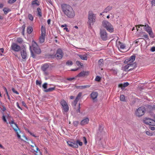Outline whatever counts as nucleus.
Returning <instances> with one entry per match:
<instances>
[{
  "label": "nucleus",
  "mask_w": 155,
  "mask_h": 155,
  "mask_svg": "<svg viewBox=\"0 0 155 155\" xmlns=\"http://www.w3.org/2000/svg\"><path fill=\"white\" fill-rule=\"evenodd\" d=\"M61 7L62 11L68 17L73 18L74 17V11L71 6L66 4H62L61 5Z\"/></svg>",
  "instance_id": "1"
},
{
  "label": "nucleus",
  "mask_w": 155,
  "mask_h": 155,
  "mask_svg": "<svg viewBox=\"0 0 155 155\" xmlns=\"http://www.w3.org/2000/svg\"><path fill=\"white\" fill-rule=\"evenodd\" d=\"M31 56L33 58L35 57L33 52L37 54H39L41 53V50L39 48L36 43L34 41L32 42V46L30 47Z\"/></svg>",
  "instance_id": "2"
},
{
  "label": "nucleus",
  "mask_w": 155,
  "mask_h": 155,
  "mask_svg": "<svg viewBox=\"0 0 155 155\" xmlns=\"http://www.w3.org/2000/svg\"><path fill=\"white\" fill-rule=\"evenodd\" d=\"M88 19L87 24L89 25V27L91 28V26L93 25L95 21L96 15L94 14L92 11H89Z\"/></svg>",
  "instance_id": "3"
},
{
  "label": "nucleus",
  "mask_w": 155,
  "mask_h": 155,
  "mask_svg": "<svg viewBox=\"0 0 155 155\" xmlns=\"http://www.w3.org/2000/svg\"><path fill=\"white\" fill-rule=\"evenodd\" d=\"M145 30L149 34L150 37L153 38L154 36L153 33L152 31L151 28L147 24L145 25H140L136 26V27L137 31L139 29V28L140 26H144Z\"/></svg>",
  "instance_id": "4"
},
{
  "label": "nucleus",
  "mask_w": 155,
  "mask_h": 155,
  "mask_svg": "<svg viewBox=\"0 0 155 155\" xmlns=\"http://www.w3.org/2000/svg\"><path fill=\"white\" fill-rule=\"evenodd\" d=\"M102 25L108 31L111 33L114 31V28L113 25L108 21H103Z\"/></svg>",
  "instance_id": "5"
},
{
  "label": "nucleus",
  "mask_w": 155,
  "mask_h": 155,
  "mask_svg": "<svg viewBox=\"0 0 155 155\" xmlns=\"http://www.w3.org/2000/svg\"><path fill=\"white\" fill-rule=\"evenodd\" d=\"M60 104L62 106L63 112H67L69 110V107L67 102L64 99L61 100Z\"/></svg>",
  "instance_id": "6"
},
{
  "label": "nucleus",
  "mask_w": 155,
  "mask_h": 155,
  "mask_svg": "<svg viewBox=\"0 0 155 155\" xmlns=\"http://www.w3.org/2000/svg\"><path fill=\"white\" fill-rule=\"evenodd\" d=\"M146 111L144 107H139L135 111V114L136 116L140 117L143 115Z\"/></svg>",
  "instance_id": "7"
},
{
  "label": "nucleus",
  "mask_w": 155,
  "mask_h": 155,
  "mask_svg": "<svg viewBox=\"0 0 155 155\" xmlns=\"http://www.w3.org/2000/svg\"><path fill=\"white\" fill-rule=\"evenodd\" d=\"M104 134L103 128L101 126H99V130L97 132L96 139L97 140H101L102 138V136Z\"/></svg>",
  "instance_id": "8"
},
{
  "label": "nucleus",
  "mask_w": 155,
  "mask_h": 155,
  "mask_svg": "<svg viewBox=\"0 0 155 155\" xmlns=\"http://www.w3.org/2000/svg\"><path fill=\"white\" fill-rule=\"evenodd\" d=\"M144 123L150 125L155 126V121L149 118H145L143 120Z\"/></svg>",
  "instance_id": "9"
},
{
  "label": "nucleus",
  "mask_w": 155,
  "mask_h": 155,
  "mask_svg": "<svg viewBox=\"0 0 155 155\" xmlns=\"http://www.w3.org/2000/svg\"><path fill=\"white\" fill-rule=\"evenodd\" d=\"M100 34L101 37L103 40L106 41L107 39V34L105 30H101Z\"/></svg>",
  "instance_id": "10"
},
{
  "label": "nucleus",
  "mask_w": 155,
  "mask_h": 155,
  "mask_svg": "<svg viewBox=\"0 0 155 155\" xmlns=\"http://www.w3.org/2000/svg\"><path fill=\"white\" fill-rule=\"evenodd\" d=\"M63 53L61 49H58L57 51L56 54L55 55V58L58 59H60L63 57Z\"/></svg>",
  "instance_id": "11"
},
{
  "label": "nucleus",
  "mask_w": 155,
  "mask_h": 155,
  "mask_svg": "<svg viewBox=\"0 0 155 155\" xmlns=\"http://www.w3.org/2000/svg\"><path fill=\"white\" fill-rule=\"evenodd\" d=\"M11 48L12 50L18 52L21 50V47L17 44L15 43H12Z\"/></svg>",
  "instance_id": "12"
},
{
  "label": "nucleus",
  "mask_w": 155,
  "mask_h": 155,
  "mask_svg": "<svg viewBox=\"0 0 155 155\" xmlns=\"http://www.w3.org/2000/svg\"><path fill=\"white\" fill-rule=\"evenodd\" d=\"M11 126L13 127V129L16 132V133L17 135V136L18 138L19 139L20 138L21 136L18 133V131L20 132V130H19V129L18 128V127L17 126V124L15 123L13 124H11Z\"/></svg>",
  "instance_id": "13"
},
{
  "label": "nucleus",
  "mask_w": 155,
  "mask_h": 155,
  "mask_svg": "<svg viewBox=\"0 0 155 155\" xmlns=\"http://www.w3.org/2000/svg\"><path fill=\"white\" fill-rule=\"evenodd\" d=\"M134 64H129L125 65L124 68V70L125 71H128L131 70L134 68Z\"/></svg>",
  "instance_id": "14"
},
{
  "label": "nucleus",
  "mask_w": 155,
  "mask_h": 155,
  "mask_svg": "<svg viewBox=\"0 0 155 155\" xmlns=\"http://www.w3.org/2000/svg\"><path fill=\"white\" fill-rule=\"evenodd\" d=\"M67 143L69 146L72 148H77L78 147V145L77 144L76 141H68L67 142Z\"/></svg>",
  "instance_id": "15"
},
{
  "label": "nucleus",
  "mask_w": 155,
  "mask_h": 155,
  "mask_svg": "<svg viewBox=\"0 0 155 155\" xmlns=\"http://www.w3.org/2000/svg\"><path fill=\"white\" fill-rule=\"evenodd\" d=\"M135 55H132L129 58L126 59L124 61V63L129 64H133L132 63L135 60Z\"/></svg>",
  "instance_id": "16"
},
{
  "label": "nucleus",
  "mask_w": 155,
  "mask_h": 155,
  "mask_svg": "<svg viewBox=\"0 0 155 155\" xmlns=\"http://www.w3.org/2000/svg\"><path fill=\"white\" fill-rule=\"evenodd\" d=\"M89 74V72L88 71H83L79 73L77 75V77H84L88 75Z\"/></svg>",
  "instance_id": "17"
},
{
  "label": "nucleus",
  "mask_w": 155,
  "mask_h": 155,
  "mask_svg": "<svg viewBox=\"0 0 155 155\" xmlns=\"http://www.w3.org/2000/svg\"><path fill=\"white\" fill-rule=\"evenodd\" d=\"M31 146L32 147V150L34 151L36 153H38V151H39V148L36 147L35 144L33 143V144L31 145Z\"/></svg>",
  "instance_id": "18"
},
{
  "label": "nucleus",
  "mask_w": 155,
  "mask_h": 155,
  "mask_svg": "<svg viewBox=\"0 0 155 155\" xmlns=\"http://www.w3.org/2000/svg\"><path fill=\"white\" fill-rule=\"evenodd\" d=\"M89 119L88 118H85L81 121L80 124L81 125H84L87 124L89 121Z\"/></svg>",
  "instance_id": "19"
},
{
  "label": "nucleus",
  "mask_w": 155,
  "mask_h": 155,
  "mask_svg": "<svg viewBox=\"0 0 155 155\" xmlns=\"http://www.w3.org/2000/svg\"><path fill=\"white\" fill-rule=\"evenodd\" d=\"M129 84L128 82L124 83L123 84H120L118 85V87L121 88L122 89H124V88L129 85Z\"/></svg>",
  "instance_id": "20"
},
{
  "label": "nucleus",
  "mask_w": 155,
  "mask_h": 155,
  "mask_svg": "<svg viewBox=\"0 0 155 155\" xmlns=\"http://www.w3.org/2000/svg\"><path fill=\"white\" fill-rule=\"evenodd\" d=\"M117 45L119 48H120L122 49H124L125 47L124 45L121 43L120 41H119L117 43Z\"/></svg>",
  "instance_id": "21"
},
{
  "label": "nucleus",
  "mask_w": 155,
  "mask_h": 155,
  "mask_svg": "<svg viewBox=\"0 0 155 155\" xmlns=\"http://www.w3.org/2000/svg\"><path fill=\"white\" fill-rule=\"evenodd\" d=\"M39 5V2L38 0L33 1H32L31 3V5L33 7L38 6Z\"/></svg>",
  "instance_id": "22"
},
{
  "label": "nucleus",
  "mask_w": 155,
  "mask_h": 155,
  "mask_svg": "<svg viewBox=\"0 0 155 155\" xmlns=\"http://www.w3.org/2000/svg\"><path fill=\"white\" fill-rule=\"evenodd\" d=\"M98 96V93L97 92H93L91 94V98L93 99L94 100Z\"/></svg>",
  "instance_id": "23"
},
{
  "label": "nucleus",
  "mask_w": 155,
  "mask_h": 155,
  "mask_svg": "<svg viewBox=\"0 0 155 155\" xmlns=\"http://www.w3.org/2000/svg\"><path fill=\"white\" fill-rule=\"evenodd\" d=\"M45 36V34H41L39 37V42L41 43H43L44 42Z\"/></svg>",
  "instance_id": "24"
},
{
  "label": "nucleus",
  "mask_w": 155,
  "mask_h": 155,
  "mask_svg": "<svg viewBox=\"0 0 155 155\" xmlns=\"http://www.w3.org/2000/svg\"><path fill=\"white\" fill-rule=\"evenodd\" d=\"M91 86L90 85H85L84 86H75V87L77 89H83L89 87Z\"/></svg>",
  "instance_id": "25"
},
{
  "label": "nucleus",
  "mask_w": 155,
  "mask_h": 155,
  "mask_svg": "<svg viewBox=\"0 0 155 155\" xmlns=\"http://www.w3.org/2000/svg\"><path fill=\"white\" fill-rule=\"evenodd\" d=\"M21 53L22 58L24 59H25L27 56L26 51L23 50L21 51Z\"/></svg>",
  "instance_id": "26"
},
{
  "label": "nucleus",
  "mask_w": 155,
  "mask_h": 155,
  "mask_svg": "<svg viewBox=\"0 0 155 155\" xmlns=\"http://www.w3.org/2000/svg\"><path fill=\"white\" fill-rule=\"evenodd\" d=\"M37 16L39 17H41L42 16V13L41 9L38 7L37 8Z\"/></svg>",
  "instance_id": "27"
},
{
  "label": "nucleus",
  "mask_w": 155,
  "mask_h": 155,
  "mask_svg": "<svg viewBox=\"0 0 155 155\" xmlns=\"http://www.w3.org/2000/svg\"><path fill=\"white\" fill-rule=\"evenodd\" d=\"M49 65L48 64H45L42 67L41 69L43 71H45L47 70L49 68Z\"/></svg>",
  "instance_id": "28"
},
{
  "label": "nucleus",
  "mask_w": 155,
  "mask_h": 155,
  "mask_svg": "<svg viewBox=\"0 0 155 155\" xmlns=\"http://www.w3.org/2000/svg\"><path fill=\"white\" fill-rule=\"evenodd\" d=\"M112 7L111 6H107L105 9H104L103 13H107L109 12L110 10L112 9Z\"/></svg>",
  "instance_id": "29"
},
{
  "label": "nucleus",
  "mask_w": 155,
  "mask_h": 155,
  "mask_svg": "<svg viewBox=\"0 0 155 155\" xmlns=\"http://www.w3.org/2000/svg\"><path fill=\"white\" fill-rule=\"evenodd\" d=\"M55 87H50L48 89L45 90L44 92H48L52 91L55 90Z\"/></svg>",
  "instance_id": "30"
},
{
  "label": "nucleus",
  "mask_w": 155,
  "mask_h": 155,
  "mask_svg": "<svg viewBox=\"0 0 155 155\" xmlns=\"http://www.w3.org/2000/svg\"><path fill=\"white\" fill-rule=\"evenodd\" d=\"M79 57L81 59L84 60H87V57L84 55H79Z\"/></svg>",
  "instance_id": "31"
},
{
  "label": "nucleus",
  "mask_w": 155,
  "mask_h": 155,
  "mask_svg": "<svg viewBox=\"0 0 155 155\" xmlns=\"http://www.w3.org/2000/svg\"><path fill=\"white\" fill-rule=\"evenodd\" d=\"M33 31L32 27H29L27 28V32L28 34H30Z\"/></svg>",
  "instance_id": "32"
},
{
  "label": "nucleus",
  "mask_w": 155,
  "mask_h": 155,
  "mask_svg": "<svg viewBox=\"0 0 155 155\" xmlns=\"http://www.w3.org/2000/svg\"><path fill=\"white\" fill-rule=\"evenodd\" d=\"M41 34H46L45 28V27H43V26H41Z\"/></svg>",
  "instance_id": "33"
},
{
  "label": "nucleus",
  "mask_w": 155,
  "mask_h": 155,
  "mask_svg": "<svg viewBox=\"0 0 155 155\" xmlns=\"http://www.w3.org/2000/svg\"><path fill=\"white\" fill-rule=\"evenodd\" d=\"M120 100L121 101H126L125 100V97L124 95H121L120 96Z\"/></svg>",
  "instance_id": "34"
},
{
  "label": "nucleus",
  "mask_w": 155,
  "mask_h": 155,
  "mask_svg": "<svg viewBox=\"0 0 155 155\" xmlns=\"http://www.w3.org/2000/svg\"><path fill=\"white\" fill-rule=\"evenodd\" d=\"M28 18L31 21L33 20L34 17L31 14H29L28 15Z\"/></svg>",
  "instance_id": "35"
},
{
  "label": "nucleus",
  "mask_w": 155,
  "mask_h": 155,
  "mask_svg": "<svg viewBox=\"0 0 155 155\" xmlns=\"http://www.w3.org/2000/svg\"><path fill=\"white\" fill-rule=\"evenodd\" d=\"M104 60L103 59H100L98 61V64L99 66H101L102 64H103Z\"/></svg>",
  "instance_id": "36"
},
{
  "label": "nucleus",
  "mask_w": 155,
  "mask_h": 155,
  "mask_svg": "<svg viewBox=\"0 0 155 155\" xmlns=\"http://www.w3.org/2000/svg\"><path fill=\"white\" fill-rule=\"evenodd\" d=\"M153 132H150V131H146V134L150 136H153Z\"/></svg>",
  "instance_id": "37"
},
{
  "label": "nucleus",
  "mask_w": 155,
  "mask_h": 155,
  "mask_svg": "<svg viewBox=\"0 0 155 155\" xmlns=\"http://www.w3.org/2000/svg\"><path fill=\"white\" fill-rule=\"evenodd\" d=\"M81 96H82V93L81 92L79 93L77 95L76 99V100L78 99V100H79L81 98Z\"/></svg>",
  "instance_id": "38"
},
{
  "label": "nucleus",
  "mask_w": 155,
  "mask_h": 155,
  "mask_svg": "<svg viewBox=\"0 0 155 155\" xmlns=\"http://www.w3.org/2000/svg\"><path fill=\"white\" fill-rule=\"evenodd\" d=\"M3 11L4 12V13L5 14H6L10 11V10L9 9H8L6 8H5L3 9Z\"/></svg>",
  "instance_id": "39"
},
{
  "label": "nucleus",
  "mask_w": 155,
  "mask_h": 155,
  "mask_svg": "<svg viewBox=\"0 0 155 155\" xmlns=\"http://www.w3.org/2000/svg\"><path fill=\"white\" fill-rule=\"evenodd\" d=\"M79 124V122L78 121H75L73 122L74 125L75 127H77Z\"/></svg>",
  "instance_id": "40"
},
{
  "label": "nucleus",
  "mask_w": 155,
  "mask_h": 155,
  "mask_svg": "<svg viewBox=\"0 0 155 155\" xmlns=\"http://www.w3.org/2000/svg\"><path fill=\"white\" fill-rule=\"evenodd\" d=\"M101 80V78L98 76H97L95 78V81H97L99 82Z\"/></svg>",
  "instance_id": "41"
},
{
  "label": "nucleus",
  "mask_w": 155,
  "mask_h": 155,
  "mask_svg": "<svg viewBox=\"0 0 155 155\" xmlns=\"http://www.w3.org/2000/svg\"><path fill=\"white\" fill-rule=\"evenodd\" d=\"M76 64L78 66H83V64L79 61H76Z\"/></svg>",
  "instance_id": "42"
},
{
  "label": "nucleus",
  "mask_w": 155,
  "mask_h": 155,
  "mask_svg": "<svg viewBox=\"0 0 155 155\" xmlns=\"http://www.w3.org/2000/svg\"><path fill=\"white\" fill-rule=\"evenodd\" d=\"M76 143H77V144H79V145L80 146H82L83 144L82 142H81L79 140H77L76 141Z\"/></svg>",
  "instance_id": "43"
},
{
  "label": "nucleus",
  "mask_w": 155,
  "mask_h": 155,
  "mask_svg": "<svg viewBox=\"0 0 155 155\" xmlns=\"http://www.w3.org/2000/svg\"><path fill=\"white\" fill-rule=\"evenodd\" d=\"M78 100H79L78 99L76 100V99H75V100L74 101L73 103V105H74L75 107V108L76 105L77 104V102Z\"/></svg>",
  "instance_id": "44"
},
{
  "label": "nucleus",
  "mask_w": 155,
  "mask_h": 155,
  "mask_svg": "<svg viewBox=\"0 0 155 155\" xmlns=\"http://www.w3.org/2000/svg\"><path fill=\"white\" fill-rule=\"evenodd\" d=\"M83 140L84 142V144L86 145L87 143V141L86 137H83Z\"/></svg>",
  "instance_id": "45"
},
{
  "label": "nucleus",
  "mask_w": 155,
  "mask_h": 155,
  "mask_svg": "<svg viewBox=\"0 0 155 155\" xmlns=\"http://www.w3.org/2000/svg\"><path fill=\"white\" fill-rule=\"evenodd\" d=\"M48 84L46 83H44L42 85V87L44 89H46L47 87Z\"/></svg>",
  "instance_id": "46"
},
{
  "label": "nucleus",
  "mask_w": 155,
  "mask_h": 155,
  "mask_svg": "<svg viewBox=\"0 0 155 155\" xmlns=\"http://www.w3.org/2000/svg\"><path fill=\"white\" fill-rule=\"evenodd\" d=\"M17 41L19 43H21L23 41V40L21 38H18L17 39Z\"/></svg>",
  "instance_id": "47"
},
{
  "label": "nucleus",
  "mask_w": 155,
  "mask_h": 155,
  "mask_svg": "<svg viewBox=\"0 0 155 155\" xmlns=\"http://www.w3.org/2000/svg\"><path fill=\"white\" fill-rule=\"evenodd\" d=\"M12 91L14 93H15L17 94H19L18 92L16 90H15L14 88H12Z\"/></svg>",
  "instance_id": "48"
},
{
  "label": "nucleus",
  "mask_w": 155,
  "mask_h": 155,
  "mask_svg": "<svg viewBox=\"0 0 155 155\" xmlns=\"http://www.w3.org/2000/svg\"><path fill=\"white\" fill-rule=\"evenodd\" d=\"M72 62L71 61H68L66 62V64L68 65H72Z\"/></svg>",
  "instance_id": "49"
},
{
  "label": "nucleus",
  "mask_w": 155,
  "mask_h": 155,
  "mask_svg": "<svg viewBox=\"0 0 155 155\" xmlns=\"http://www.w3.org/2000/svg\"><path fill=\"white\" fill-rule=\"evenodd\" d=\"M16 0H9L8 1V3L9 4H12L15 2Z\"/></svg>",
  "instance_id": "50"
},
{
  "label": "nucleus",
  "mask_w": 155,
  "mask_h": 155,
  "mask_svg": "<svg viewBox=\"0 0 155 155\" xmlns=\"http://www.w3.org/2000/svg\"><path fill=\"white\" fill-rule=\"evenodd\" d=\"M36 84L37 85H39V86H41V82L40 81H39L38 80H36Z\"/></svg>",
  "instance_id": "51"
},
{
  "label": "nucleus",
  "mask_w": 155,
  "mask_h": 155,
  "mask_svg": "<svg viewBox=\"0 0 155 155\" xmlns=\"http://www.w3.org/2000/svg\"><path fill=\"white\" fill-rule=\"evenodd\" d=\"M80 103H79L78 107V109L76 110V111L77 113H80Z\"/></svg>",
  "instance_id": "52"
},
{
  "label": "nucleus",
  "mask_w": 155,
  "mask_h": 155,
  "mask_svg": "<svg viewBox=\"0 0 155 155\" xmlns=\"http://www.w3.org/2000/svg\"><path fill=\"white\" fill-rule=\"evenodd\" d=\"M140 39V38L137 39L135 41H134V43L135 44H137L139 42V39Z\"/></svg>",
  "instance_id": "53"
},
{
  "label": "nucleus",
  "mask_w": 155,
  "mask_h": 155,
  "mask_svg": "<svg viewBox=\"0 0 155 155\" xmlns=\"http://www.w3.org/2000/svg\"><path fill=\"white\" fill-rule=\"evenodd\" d=\"M152 5L155 6V0H152L151 1Z\"/></svg>",
  "instance_id": "54"
},
{
  "label": "nucleus",
  "mask_w": 155,
  "mask_h": 155,
  "mask_svg": "<svg viewBox=\"0 0 155 155\" xmlns=\"http://www.w3.org/2000/svg\"><path fill=\"white\" fill-rule=\"evenodd\" d=\"M113 73L114 74H117V71L115 70H112Z\"/></svg>",
  "instance_id": "55"
},
{
  "label": "nucleus",
  "mask_w": 155,
  "mask_h": 155,
  "mask_svg": "<svg viewBox=\"0 0 155 155\" xmlns=\"http://www.w3.org/2000/svg\"><path fill=\"white\" fill-rule=\"evenodd\" d=\"M16 104H17V107H18V108L20 109L21 110H22V108L19 106V104L18 102H17Z\"/></svg>",
  "instance_id": "56"
},
{
  "label": "nucleus",
  "mask_w": 155,
  "mask_h": 155,
  "mask_svg": "<svg viewBox=\"0 0 155 155\" xmlns=\"http://www.w3.org/2000/svg\"><path fill=\"white\" fill-rule=\"evenodd\" d=\"M44 72V74L45 75H48V72L47 71V70L46 71H43Z\"/></svg>",
  "instance_id": "57"
},
{
  "label": "nucleus",
  "mask_w": 155,
  "mask_h": 155,
  "mask_svg": "<svg viewBox=\"0 0 155 155\" xmlns=\"http://www.w3.org/2000/svg\"><path fill=\"white\" fill-rule=\"evenodd\" d=\"M75 78H67V80H68V81H72L74 79H75Z\"/></svg>",
  "instance_id": "58"
},
{
  "label": "nucleus",
  "mask_w": 155,
  "mask_h": 155,
  "mask_svg": "<svg viewBox=\"0 0 155 155\" xmlns=\"http://www.w3.org/2000/svg\"><path fill=\"white\" fill-rule=\"evenodd\" d=\"M2 119L4 122H6L7 121L4 115H3L2 116Z\"/></svg>",
  "instance_id": "59"
},
{
  "label": "nucleus",
  "mask_w": 155,
  "mask_h": 155,
  "mask_svg": "<svg viewBox=\"0 0 155 155\" xmlns=\"http://www.w3.org/2000/svg\"><path fill=\"white\" fill-rule=\"evenodd\" d=\"M14 123H14L13 120H12L11 121L9 122V124H10L11 125V124H13Z\"/></svg>",
  "instance_id": "60"
},
{
  "label": "nucleus",
  "mask_w": 155,
  "mask_h": 155,
  "mask_svg": "<svg viewBox=\"0 0 155 155\" xmlns=\"http://www.w3.org/2000/svg\"><path fill=\"white\" fill-rule=\"evenodd\" d=\"M151 50L152 51H155V47H153L151 48Z\"/></svg>",
  "instance_id": "61"
},
{
  "label": "nucleus",
  "mask_w": 155,
  "mask_h": 155,
  "mask_svg": "<svg viewBox=\"0 0 155 155\" xmlns=\"http://www.w3.org/2000/svg\"><path fill=\"white\" fill-rule=\"evenodd\" d=\"M67 27V25L66 24H64L63 25H61V28H63L64 27Z\"/></svg>",
  "instance_id": "62"
},
{
  "label": "nucleus",
  "mask_w": 155,
  "mask_h": 155,
  "mask_svg": "<svg viewBox=\"0 0 155 155\" xmlns=\"http://www.w3.org/2000/svg\"><path fill=\"white\" fill-rule=\"evenodd\" d=\"M150 129L152 130H155V127H150Z\"/></svg>",
  "instance_id": "63"
},
{
  "label": "nucleus",
  "mask_w": 155,
  "mask_h": 155,
  "mask_svg": "<svg viewBox=\"0 0 155 155\" xmlns=\"http://www.w3.org/2000/svg\"><path fill=\"white\" fill-rule=\"evenodd\" d=\"M35 155H42L41 152H40V151H39L38 153H35Z\"/></svg>",
  "instance_id": "64"
}]
</instances>
